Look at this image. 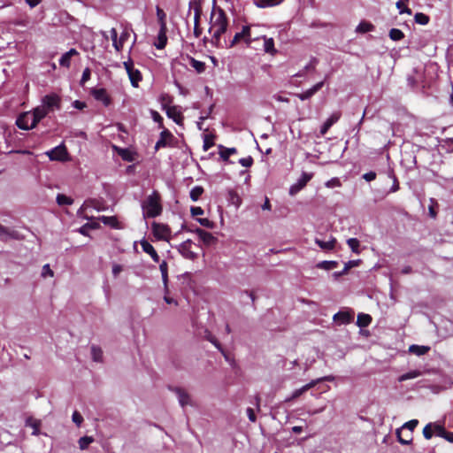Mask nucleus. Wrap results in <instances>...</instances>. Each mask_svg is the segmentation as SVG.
Segmentation results:
<instances>
[{
    "mask_svg": "<svg viewBox=\"0 0 453 453\" xmlns=\"http://www.w3.org/2000/svg\"><path fill=\"white\" fill-rule=\"evenodd\" d=\"M166 33H167V28H165V29L159 28L158 35H157V40L155 42V47L157 50H163L165 47L166 42H167Z\"/></svg>",
    "mask_w": 453,
    "mask_h": 453,
    "instance_id": "4be33fe9",
    "label": "nucleus"
},
{
    "mask_svg": "<svg viewBox=\"0 0 453 453\" xmlns=\"http://www.w3.org/2000/svg\"><path fill=\"white\" fill-rule=\"evenodd\" d=\"M72 420L73 423H75L78 426H80L81 425V423L83 422V418L82 416L81 415L80 412H78L77 411H75L73 413V416H72Z\"/></svg>",
    "mask_w": 453,
    "mask_h": 453,
    "instance_id": "6e6d98bb",
    "label": "nucleus"
},
{
    "mask_svg": "<svg viewBox=\"0 0 453 453\" xmlns=\"http://www.w3.org/2000/svg\"><path fill=\"white\" fill-rule=\"evenodd\" d=\"M305 186H306L305 182L304 181H301L300 179H299L296 183H294L293 185L290 186V188H289V195L290 196L296 195Z\"/></svg>",
    "mask_w": 453,
    "mask_h": 453,
    "instance_id": "e433bc0d",
    "label": "nucleus"
},
{
    "mask_svg": "<svg viewBox=\"0 0 453 453\" xmlns=\"http://www.w3.org/2000/svg\"><path fill=\"white\" fill-rule=\"evenodd\" d=\"M338 263L336 261H321L317 264V267L323 270H332L337 267Z\"/></svg>",
    "mask_w": 453,
    "mask_h": 453,
    "instance_id": "58836bf2",
    "label": "nucleus"
},
{
    "mask_svg": "<svg viewBox=\"0 0 453 453\" xmlns=\"http://www.w3.org/2000/svg\"><path fill=\"white\" fill-rule=\"evenodd\" d=\"M219 156L224 161H227L229 157L237 152L235 148H226L219 145Z\"/></svg>",
    "mask_w": 453,
    "mask_h": 453,
    "instance_id": "7c9ffc66",
    "label": "nucleus"
},
{
    "mask_svg": "<svg viewBox=\"0 0 453 453\" xmlns=\"http://www.w3.org/2000/svg\"><path fill=\"white\" fill-rule=\"evenodd\" d=\"M321 380L319 378L311 380L309 383L305 384L303 388L306 391L315 387L317 384L320 383Z\"/></svg>",
    "mask_w": 453,
    "mask_h": 453,
    "instance_id": "338daca9",
    "label": "nucleus"
},
{
    "mask_svg": "<svg viewBox=\"0 0 453 453\" xmlns=\"http://www.w3.org/2000/svg\"><path fill=\"white\" fill-rule=\"evenodd\" d=\"M0 238L4 241L17 238V233L11 231L8 227L0 225Z\"/></svg>",
    "mask_w": 453,
    "mask_h": 453,
    "instance_id": "bb28decb",
    "label": "nucleus"
},
{
    "mask_svg": "<svg viewBox=\"0 0 453 453\" xmlns=\"http://www.w3.org/2000/svg\"><path fill=\"white\" fill-rule=\"evenodd\" d=\"M430 348L427 346H420V345H411L409 348V351L417 356H422L426 354L429 351Z\"/></svg>",
    "mask_w": 453,
    "mask_h": 453,
    "instance_id": "2f4dec72",
    "label": "nucleus"
},
{
    "mask_svg": "<svg viewBox=\"0 0 453 453\" xmlns=\"http://www.w3.org/2000/svg\"><path fill=\"white\" fill-rule=\"evenodd\" d=\"M194 6V33L196 37L200 35V31L198 28L199 20L201 18L202 10L199 4L196 3L190 2L189 3V9H191Z\"/></svg>",
    "mask_w": 453,
    "mask_h": 453,
    "instance_id": "4468645a",
    "label": "nucleus"
},
{
    "mask_svg": "<svg viewBox=\"0 0 453 453\" xmlns=\"http://www.w3.org/2000/svg\"><path fill=\"white\" fill-rule=\"evenodd\" d=\"M433 427L434 432L437 436L443 438L444 434H446V430L444 429L443 426L437 424H434Z\"/></svg>",
    "mask_w": 453,
    "mask_h": 453,
    "instance_id": "603ef678",
    "label": "nucleus"
},
{
    "mask_svg": "<svg viewBox=\"0 0 453 453\" xmlns=\"http://www.w3.org/2000/svg\"><path fill=\"white\" fill-rule=\"evenodd\" d=\"M111 38L112 41V45L114 49L119 52V46L117 45V40H118V33L115 28H111Z\"/></svg>",
    "mask_w": 453,
    "mask_h": 453,
    "instance_id": "13d9d810",
    "label": "nucleus"
},
{
    "mask_svg": "<svg viewBox=\"0 0 453 453\" xmlns=\"http://www.w3.org/2000/svg\"><path fill=\"white\" fill-rule=\"evenodd\" d=\"M56 201L58 203V205L62 206V205H71L73 204V199L65 196V195H63V194H58L57 197H56Z\"/></svg>",
    "mask_w": 453,
    "mask_h": 453,
    "instance_id": "4c0bfd02",
    "label": "nucleus"
},
{
    "mask_svg": "<svg viewBox=\"0 0 453 453\" xmlns=\"http://www.w3.org/2000/svg\"><path fill=\"white\" fill-rule=\"evenodd\" d=\"M32 119H34L33 114L30 111H27L18 117L16 124L22 130H30L37 126L36 123H33Z\"/></svg>",
    "mask_w": 453,
    "mask_h": 453,
    "instance_id": "423d86ee",
    "label": "nucleus"
},
{
    "mask_svg": "<svg viewBox=\"0 0 453 453\" xmlns=\"http://www.w3.org/2000/svg\"><path fill=\"white\" fill-rule=\"evenodd\" d=\"M414 19L415 21L420 25H426L429 21L428 16L421 12L416 13Z\"/></svg>",
    "mask_w": 453,
    "mask_h": 453,
    "instance_id": "49530a36",
    "label": "nucleus"
},
{
    "mask_svg": "<svg viewBox=\"0 0 453 453\" xmlns=\"http://www.w3.org/2000/svg\"><path fill=\"white\" fill-rule=\"evenodd\" d=\"M353 319V313L348 311H339L334 315V320L341 324H348Z\"/></svg>",
    "mask_w": 453,
    "mask_h": 453,
    "instance_id": "aec40b11",
    "label": "nucleus"
},
{
    "mask_svg": "<svg viewBox=\"0 0 453 453\" xmlns=\"http://www.w3.org/2000/svg\"><path fill=\"white\" fill-rule=\"evenodd\" d=\"M374 29V26L369 22L362 21L359 23V25L357 27L356 31L357 33H367L371 32Z\"/></svg>",
    "mask_w": 453,
    "mask_h": 453,
    "instance_id": "c9c22d12",
    "label": "nucleus"
},
{
    "mask_svg": "<svg viewBox=\"0 0 453 453\" xmlns=\"http://www.w3.org/2000/svg\"><path fill=\"white\" fill-rule=\"evenodd\" d=\"M341 117V113L340 112H334L325 122L324 124L321 126L320 127V134L321 135H325L327 131L329 130V128L334 124L336 123L339 119Z\"/></svg>",
    "mask_w": 453,
    "mask_h": 453,
    "instance_id": "dca6fc26",
    "label": "nucleus"
},
{
    "mask_svg": "<svg viewBox=\"0 0 453 453\" xmlns=\"http://www.w3.org/2000/svg\"><path fill=\"white\" fill-rule=\"evenodd\" d=\"M422 375V372H420L419 370H412V371H410L406 373H403L402 374L401 376L398 377V381L399 382H403V381H405V380H412V379H416L419 376Z\"/></svg>",
    "mask_w": 453,
    "mask_h": 453,
    "instance_id": "c85d7f7f",
    "label": "nucleus"
},
{
    "mask_svg": "<svg viewBox=\"0 0 453 453\" xmlns=\"http://www.w3.org/2000/svg\"><path fill=\"white\" fill-rule=\"evenodd\" d=\"M434 205H437V202L434 199H430V205L428 207L429 215L431 218L434 219L437 215L436 211L434 210Z\"/></svg>",
    "mask_w": 453,
    "mask_h": 453,
    "instance_id": "5fc2aeb1",
    "label": "nucleus"
},
{
    "mask_svg": "<svg viewBox=\"0 0 453 453\" xmlns=\"http://www.w3.org/2000/svg\"><path fill=\"white\" fill-rule=\"evenodd\" d=\"M59 65L61 66H64V67H66V68H68L70 66V65H71V58L66 54V52L65 54H63L62 57L60 58Z\"/></svg>",
    "mask_w": 453,
    "mask_h": 453,
    "instance_id": "8fccbe9b",
    "label": "nucleus"
},
{
    "mask_svg": "<svg viewBox=\"0 0 453 453\" xmlns=\"http://www.w3.org/2000/svg\"><path fill=\"white\" fill-rule=\"evenodd\" d=\"M208 341H210L220 352H223V349L220 345V343L219 342V341L212 335H209L207 337Z\"/></svg>",
    "mask_w": 453,
    "mask_h": 453,
    "instance_id": "0e129e2a",
    "label": "nucleus"
},
{
    "mask_svg": "<svg viewBox=\"0 0 453 453\" xmlns=\"http://www.w3.org/2000/svg\"><path fill=\"white\" fill-rule=\"evenodd\" d=\"M123 65L128 74L131 85L134 88H138L139 82L142 80L140 70L134 68V62L131 58H128V60L123 62Z\"/></svg>",
    "mask_w": 453,
    "mask_h": 453,
    "instance_id": "20e7f679",
    "label": "nucleus"
},
{
    "mask_svg": "<svg viewBox=\"0 0 453 453\" xmlns=\"http://www.w3.org/2000/svg\"><path fill=\"white\" fill-rule=\"evenodd\" d=\"M156 13H157V21L159 24V28H163V29L167 28L166 13L159 6H157Z\"/></svg>",
    "mask_w": 453,
    "mask_h": 453,
    "instance_id": "cd10ccee",
    "label": "nucleus"
},
{
    "mask_svg": "<svg viewBox=\"0 0 453 453\" xmlns=\"http://www.w3.org/2000/svg\"><path fill=\"white\" fill-rule=\"evenodd\" d=\"M91 72L89 68H85L81 79V84L84 85L90 79Z\"/></svg>",
    "mask_w": 453,
    "mask_h": 453,
    "instance_id": "bf43d9fd",
    "label": "nucleus"
},
{
    "mask_svg": "<svg viewBox=\"0 0 453 453\" xmlns=\"http://www.w3.org/2000/svg\"><path fill=\"white\" fill-rule=\"evenodd\" d=\"M152 233L156 239L168 241L171 235L169 226L163 223L153 222L151 225Z\"/></svg>",
    "mask_w": 453,
    "mask_h": 453,
    "instance_id": "39448f33",
    "label": "nucleus"
},
{
    "mask_svg": "<svg viewBox=\"0 0 453 453\" xmlns=\"http://www.w3.org/2000/svg\"><path fill=\"white\" fill-rule=\"evenodd\" d=\"M129 37V33L127 31H124L119 38L117 40V45L119 46V51H120L123 48V45L125 43V42L128 39Z\"/></svg>",
    "mask_w": 453,
    "mask_h": 453,
    "instance_id": "de8ad7c7",
    "label": "nucleus"
},
{
    "mask_svg": "<svg viewBox=\"0 0 453 453\" xmlns=\"http://www.w3.org/2000/svg\"><path fill=\"white\" fill-rule=\"evenodd\" d=\"M143 219H153L162 213L161 197L157 191H153L141 203Z\"/></svg>",
    "mask_w": 453,
    "mask_h": 453,
    "instance_id": "f03ea898",
    "label": "nucleus"
},
{
    "mask_svg": "<svg viewBox=\"0 0 453 453\" xmlns=\"http://www.w3.org/2000/svg\"><path fill=\"white\" fill-rule=\"evenodd\" d=\"M418 421L417 419H411L406 423L403 424L402 426V429H408L410 431H413L416 426H418Z\"/></svg>",
    "mask_w": 453,
    "mask_h": 453,
    "instance_id": "3c124183",
    "label": "nucleus"
},
{
    "mask_svg": "<svg viewBox=\"0 0 453 453\" xmlns=\"http://www.w3.org/2000/svg\"><path fill=\"white\" fill-rule=\"evenodd\" d=\"M91 356L95 362H101L103 359V350L100 347L92 345L91 346Z\"/></svg>",
    "mask_w": 453,
    "mask_h": 453,
    "instance_id": "72a5a7b5",
    "label": "nucleus"
},
{
    "mask_svg": "<svg viewBox=\"0 0 453 453\" xmlns=\"http://www.w3.org/2000/svg\"><path fill=\"white\" fill-rule=\"evenodd\" d=\"M259 37L252 38L251 37V26H243L241 32H238L234 35L233 39L229 41L228 43L226 42L225 47L226 49L233 48L241 41H243L248 46L251 44V42L255 40H258Z\"/></svg>",
    "mask_w": 453,
    "mask_h": 453,
    "instance_id": "7ed1b4c3",
    "label": "nucleus"
},
{
    "mask_svg": "<svg viewBox=\"0 0 453 453\" xmlns=\"http://www.w3.org/2000/svg\"><path fill=\"white\" fill-rule=\"evenodd\" d=\"M189 231L192 233H196L198 235L199 239L206 244H211V242L214 240V237L211 233L206 232L201 228L190 229Z\"/></svg>",
    "mask_w": 453,
    "mask_h": 453,
    "instance_id": "412c9836",
    "label": "nucleus"
},
{
    "mask_svg": "<svg viewBox=\"0 0 453 453\" xmlns=\"http://www.w3.org/2000/svg\"><path fill=\"white\" fill-rule=\"evenodd\" d=\"M42 104L49 111V112L60 108V97L56 94L46 95L42 100Z\"/></svg>",
    "mask_w": 453,
    "mask_h": 453,
    "instance_id": "6e6552de",
    "label": "nucleus"
},
{
    "mask_svg": "<svg viewBox=\"0 0 453 453\" xmlns=\"http://www.w3.org/2000/svg\"><path fill=\"white\" fill-rule=\"evenodd\" d=\"M363 178H364L366 181H372V180H375V178H376V173H375V172H372V171L368 172V173H365V174L363 175Z\"/></svg>",
    "mask_w": 453,
    "mask_h": 453,
    "instance_id": "774afa93",
    "label": "nucleus"
},
{
    "mask_svg": "<svg viewBox=\"0 0 453 453\" xmlns=\"http://www.w3.org/2000/svg\"><path fill=\"white\" fill-rule=\"evenodd\" d=\"M141 246L142 248V250L149 254L151 258L153 259L154 262H157L158 263L159 262V256L158 254L157 253L156 250L154 249V247L147 241H142L141 242Z\"/></svg>",
    "mask_w": 453,
    "mask_h": 453,
    "instance_id": "6ab92c4d",
    "label": "nucleus"
},
{
    "mask_svg": "<svg viewBox=\"0 0 453 453\" xmlns=\"http://www.w3.org/2000/svg\"><path fill=\"white\" fill-rule=\"evenodd\" d=\"M197 221L204 227L211 228L213 226V223L209 219H198Z\"/></svg>",
    "mask_w": 453,
    "mask_h": 453,
    "instance_id": "69168bd1",
    "label": "nucleus"
},
{
    "mask_svg": "<svg viewBox=\"0 0 453 453\" xmlns=\"http://www.w3.org/2000/svg\"><path fill=\"white\" fill-rule=\"evenodd\" d=\"M178 398L180 405L184 408L187 405H192L190 395L182 388H175L173 389Z\"/></svg>",
    "mask_w": 453,
    "mask_h": 453,
    "instance_id": "ddd939ff",
    "label": "nucleus"
},
{
    "mask_svg": "<svg viewBox=\"0 0 453 453\" xmlns=\"http://www.w3.org/2000/svg\"><path fill=\"white\" fill-rule=\"evenodd\" d=\"M372 322V317L369 314L359 313L357 319V325L360 327H366Z\"/></svg>",
    "mask_w": 453,
    "mask_h": 453,
    "instance_id": "c756f323",
    "label": "nucleus"
},
{
    "mask_svg": "<svg viewBox=\"0 0 453 453\" xmlns=\"http://www.w3.org/2000/svg\"><path fill=\"white\" fill-rule=\"evenodd\" d=\"M94 441V438L91 436H83L81 437L78 443L79 447L81 450L86 449L90 443Z\"/></svg>",
    "mask_w": 453,
    "mask_h": 453,
    "instance_id": "79ce46f5",
    "label": "nucleus"
},
{
    "mask_svg": "<svg viewBox=\"0 0 453 453\" xmlns=\"http://www.w3.org/2000/svg\"><path fill=\"white\" fill-rule=\"evenodd\" d=\"M336 240L334 237H331L329 241H322L319 239L315 240V243L322 250H331L334 248Z\"/></svg>",
    "mask_w": 453,
    "mask_h": 453,
    "instance_id": "a878e982",
    "label": "nucleus"
},
{
    "mask_svg": "<svg viewBox=\"0 0 453 453\" xmlns=\"http://www.w3.org/2000/svg\"><path fill=\"white\" fill-rule=\"evenodd\" d=\"M98 220L106 226H110L114 229H121V224L115 216H100Z\"/></svg>",
    "mask_w": 453,
    "mask_h": 453,
    "instance_id": "f3484780",
    "label": "nucleus"
},
{
    "mask_svg": "<svg viewBox=\"0 0 453 453\" xmlns=\"http://www.w3.org/2000/svg\"><path fill=\"white\" fill-rule=\"evenodd\" d=\"M203 193V188L201 186H196L190 190L189 196L191 200L196 202L200 198Z\"/></svg>",
    "mask_w": 453,
    "mask_h": 453,
    "instance_id": "ea45409f",
    "label": "nucleus"
},
{
    "mask_svg": "<svg viewBox=\"0 0 453 453\" xmlns=\"http://www.w3.org/2000/svg\"><path fill=\"white\" fill-rule=\"evenodd\" d=\"M26 426H29L31 428H33V432H32V434L33 435H38L40 434V426H41V421L38 420V419H35L32 417H28L26 419Z\"/></svg>",
    "mask_w": 453,
    "mask_h": 453,
    "instance_id": "b1692460",
    "label": "nucleus"
},
{
    "mask_svg": "<svg viewBox=\"0 0 453 453\" xmlns=\"http://www.w3.org/2000/svg\"><path fill=\"white\" fill-rule=\"evenodd\" d=\"M340 185L341 182L338 178H333L326 182V187L327 188L339 187Z\"/></svg>",
    "mask_w": 453,
    "mask_h": 453,
    "instance_id": "e2e57ef3",
    "label": "nucleus"
},
{
    "mask_svg": "<svg viewBox=\"0 0 453 453\" xmlns=\"http://www.w3.org/2000/svg\"><path fill=\"white\" fill-rule=\"evenodd\" d=\"M433 424H427L423 429V435L426 440H429L433 436Z\"/></svg>",
    "mask_w": 453,
    "mask_h": 453,
    "instance_id": "09e8293b",
    "label": "nucleus"
},
{
    "mask_svg": "<svg viewBox=\"0 0 453 453\" xmlns=\"http://www.w3.org/2000/svg\"><path fill=\"white\" fill-rule=\"evenodd\" d=\"M409 1L410 0H398L396 2L395 5H396V8L398 9L400 14H403V13H406L408 15L411 14V10L405 6V4L409 3Z\"/></svg>",
    "mask_w": 453,
    "mask_h": 453,
    "instance_id": "f704fd0d",
    "label": "nucleus"
},
{
    "mask_svg": "<svg viewBox=\"0 0 453 453\" xmlns=\"http://www.w3.org/2000/svg\"><path fill=\"white\" fill-rule=\"evenodd\" d=\"M97 226L96 224L90 225L88 223L83 225L81 227L79 228V233L83 235H88V229L89 228H96Z\"/></svg>",
    "mask_w": 453,
    "mask_h": 453,
    "instance_id": "864d4df0",
    "label": "nucleus"
},
{
    "mask_svg": "<svg viewBox=\"0 0 453 453\" xmlns=\"http://www.w3.org/2000/svg\"><path fill=\"white\" fill-rule=\"evenodd\" d=\"M42 276L43 278L47 277V276H50V277H53L54 276V273L53 271L50 269V265L49 264H46L42 266Z\"/></svg>",
    "mask_w": 453,
    "mask_h": 453,
    "instance_id": "4d7b16f0",
    "label": "nucleus"
},
{
    "mask_svg": "<svg viewBox=\"0 0 453 453\" xmlns=\"http://www.w3.org/2000/svg\"><path fill=\"white\" fill-rule=\"evenodd\" d=\"M192 241L187 240L181 242L178 247V250L181 256L190 260H194L197 257V254L192 250Z\"/></svg>",
    "mask_w": 453,
    "mask_h": 453,
    "instance_id": "9d476101",
    "label": "nucleus"
},
{
    "mask_svg": "<svg viewBox=\"0 0 453 453\" xmlns=\"http://www.w3.org/2000/svg\"><path fill=\"white\" fill-rule=\"evenodd\" d=\"M284 0H254V4L258 8H270L281 4Z\"/></svg>",
    "mask_w": 453,
    "mask_h": 453,
    "instance_id": "5701e85b",
    "label": "nucleus"
},
{
    "mask_svg": "<svg viewBox=\"0 0 453 453\" xmlns=\"http://www.w3.org/2000/svg\"><path fill=\"white\" fill-rule=\"evenodd\" d=\"M161 129H162V131L160 133L159 139L156 142V145H155L156 150H158L161 148L166 147L168 142L173 138V135L168 129H166L165 127H163Z\"/></svg>",
    "mask_w": 453,
    "mask_h": 453,
    "instance_id": "9b49d317",
    "label": "nucleus"
},
{
    "mask_svg": "<svg viewBox=\"0 0 453 453\" xmlns=\"http://www.w3.org/2000/svg\"><path fill=\"white\" fill-rule=\"evenodd\" d=\"M227 26L226 15L221 8L211 12L210 32L212 34V40L215 41L217 45L220 44V37L226 33Z\"/></svg>",
    "mask_w": 453,
    "mask_h": 453,
    "instance_id": "f257e3e1",
    "label": "nucleus"
},
{
    "mask_svg": "<svg viewBox=\"0 0 453 453\" xmlns=\"http://www.w3.org/2000/svg\"><path fill=\"white\" fill-rule=\"evenodd\" d=\"M389 177L393 179V186L391 187L389 192H396L399 189V183L397 181V179L393 173H390Z\"/></svg>",
    "mask_w": 453,
    "mask_h": 453,
    "instance_id": "680f3d73",
    "label": "nucleus"
},
{
    "mask_svg": "<svg viewBox=\"0 0 453 453\" xmlns=\"http://www.w3.org/2000/svg\"><path fill=\"white\" fill-rule=\"evenodd\" d=\"M305 392H306V390H305V388L303 386L302 388L294 390L293 393L291 394V395L285 399V402L293 401L294 399L298 398L299 396H301Z\"/></svg>",
    "mask_w": 453,
    "mask_h": 453,
    "instance_id": "a18cd8bd",
    "label": "nucleus"
},
{
    "mask_svg": "<svg viewBox=\"0 0 453 453\" xmlns=\"http://www.w3.org/2000/svg\"><path fill=\"white\" fill-rule=\"evenodd\" d=\"M163 109L165 111L167 117L172 119L177 125L181 126L183 124L184 117L180 106L164 105Z\"/></svg>",
    "mask_w": 453,
    "mask_h": 453,
    "instance_id": "0eeeda50",
    "label": "nucleus"
},
{
    "mask_svg": "<svg viewBox=\"0 0 453 453\" xmlns=\"http://www.w3.org/2000/svg\"><path fill=\"white\" fill-rule=\"evenodd\" d=\"M150 116L152 119L158 124V128L165 127L163 125V118L162 116L155 110H150Z\"/></svg>",
    "mask_w": 453,
    "mask_h": 453,
    "instance_id": "c03bdc74",
    "label": "nucleus"
},
{
    "mask_svg": "<svg viewBox=\"0 0 453 453\" xmlns=\"http://www.w3.org/2000/svg\"><path fill=\"white\" fill-rule=\"evenodd\" d=\"M323 86H324V81L318 82L314 86H312L311 88L303 91L301 94H298L297 96L302 101L308 100L312 96H314L319 90H320Z\"/></svg>",
    "mask_w": 453,
    "mask_h": 453,
    "instance_id": "2eb2a0df",
    "label": "nucleus"
},
{
    "mask_svg": "<svg viewBox=\"0 0 453 453\" xmlns=\"http://www.w3.org/2000/svg\"><path fill=\"white\" fill-rule=\"evenodd\" d=\"M31 114H33V118L34 119H32V121H34L33 123H36V125L43 119L47 116V114L49 113V111L46 110L42 104L35 107L32 111H30Z\"/></svg>",
    "mask_w": 453,
    "mask_h": 453,
    "instance_id": "a211bd4d",
    "label": "nucleus"
},
{
    "mask_svg": "<svg viewBox=\"0 0 453 453\" xmlns=\"http://www.w3.org/2000/svg\"><path fill=\"white\" fill-rule=\"evenodd\" d=\"M264 40V50L266 53L274 55L277 50L274 48V41L273 38H268L265 35L261 37Z\"/></svg>",
    "mask_w": 453,
    "mask_h": 453,
    "instance_id": "393cba45",
    "label": "nucleus"
},
{
    "mask_svg": "<svg viewBox=\"0 0 453 453\" xmlns=\"http://www.w3.org/2000/svg\"><path fill=\"white\" fill-rule=\"evenodd\" d=\"M389 37L393 41H400L404 37L403 33L398 28H392L389 31Z\"/></svg>",
    "mask_w": 453,
    "mask_h": 453,
    "instance_id": "37998d69",
    "label": "nucleus"
},
{
    "mask_svg": "<svg viewBox=\"0 0 453 453\" xmlns=\"http://www.w3.org/2000/svg\"><path fill=\"white\" fill-rule=\"evenodd\" d=\"M347 243H348L349 247L350 248V250L354 253H356V254L360 253V250H359L360 242L357 238H349L347 241Z\"/></svg>",
    "mask_w": 453,
    "mask_h": 453,
    "instance_id": "a19ab883",
    "label": "nucleus"
},
{
    "mask_svg": "<svg viewBox=\"0 0 453 453\" xmlns=\"http://www.w3.org/2000/svg\"><path fill=\"white\" fill-rule=\"evenodd\" d=\"M189 64L198 73H202L205 71V63L204 62L196 60L194 58H190Z\"/></svg>",
    "mask_w": 453,
    "mask_h": 453,
    "instance_id": "473e14b6",
    "label": "nucleus"
},
{
    "mask_svg": "<svg viewBox=\"0 0 453 453\" xmlns=\"http://www.w3.org/2000/svg\"><path fill=\"white\" fill-rule=\"evenodd\" d=\"M91 95L97 101H100L104 104V105L108 106L111 104V98L108 96V93L105 88H93L91 90Z\"/></svg>",
    "mask_w": 453,
    "mask_h": 453,
    "instance_id": "f8f14e48",
    "label": "nucleus"
},
{
    "mask_svg": "<svg viewBox=\"0 0 453 453\" xmlns=\"http://www.w3.org/2000/svg\"><path fill=\"white\" fill-rule=\"evenodd\" d=\"M239 163L244 167H250L253 164V158L251 157H242L239 159Z\"/></svg>",
    "mask_w": 453,
    "mask_h": 453,
    "instance_id": "052dcab7",
    "label": "nucleus"
},
{
    "mask_svg": "<svg viewBox=\"0 0 453 453\" xmlns=\"http://www.w3.org/2000/svg\"><path fill=\"white\" fill-rule=\"evenodd\" d=\"M46 155L50 160L65 161L68 154L65 146L64 144H60L47 151Z\"/></svg>",
    "mask_w": 453,
    "mask_h": 453,
    "instance_id": "1a4fd4ad",
    "label": "nucleus"
}]
</instances>
